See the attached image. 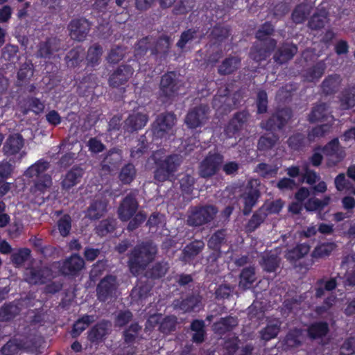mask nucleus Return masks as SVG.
<instances>
[{
  "label": "nucleus",
  "instance_id": "nucleus-1",
  "mask_svg": "<svg viewBox=\"0 0 355 355\" xmlns=\"http://www.w3.org/2000/svg\"><path fill=\"white\" fill-rule=\"evenodd\" d=\"M157 248L151 242H143L137 245L131 251L128 261L130 272L137 276L144 271L149 263L153 261Z\"/></svg>",
  "mask_w": 355,
  "mask_h": 355
},
{
  "label": "nucleus",
  "instance_id": "nucleus-2",
  "mask_svg": "<svg viewBox=\"0 0 355 355\" xmlns=\"http://www.w3.org/2000/svg\"><path fill=\"white\" fill-rule=\"evenodd\" d=\"M157 248L151 242H143L137 245L131 251L128 261L130 272L137 276L144 271L149 263L153 261Z\"/></svg>",
  "mask_w": 355,
  "mask_h": 355
},
{
  "label": "nucleus",
  "instance_id": "nucleus-3",
  "mask_svg": "<svg viewBox=\"0 0 355 355\" xmlns=\"http://www.w3.org/2000/svg\"><path fill=\"white\" fill-rule=\"evenodd\" d=\"M154 180L159 182L171 181L182 164V158L178 154L154 159Z\"/></svg>",
  "mask_w": 355,
  "mask_h": 355
},
{
  "label": "nucleus",
  "instance_id": "nucleus-4",
  "mask_svg": "<svg viewBox=\"0 0 355 355\" xmlns=\"http://www.w3.org/2000/svg\"><path fill=\"white\" fill-rule=\"evenodd\" d=\"M218 213L214 205H199L191 207L189 209L187 223L191 227H200L210 223Z\"/></svg>",
  "mask_w": 355,
  "mask_h": 355
},
{
  "label": "nucleus",
  "instance_id": "nucleus-5",
  "mask_svg": "<svg viewBox=\"0 0 355 355\" xmlns=\"http://www.w3.org/2000/svg\"><path fill=\"white\" fill-rule=\"evenodd\" d=\"M175 121L176 116L173 112H164L159 114L152 124L153 137L162 139L168 135L173 134Z\"/></svg>",
  "mask_w": 355,
  "mask_h": 355
},
{
  "label": "nucleus",
  "instance_id": "nucleus-6",
  "mask_svg": "<svg viewBox=\"0 0 355 355\" xmlns=\"http://www.w3.org/2000/svg\"><path fill=\"white\" fill-rule=\"evenodd\" d=\"M180 89L179 80L175 71H168L161 76L159 97L163 102L173 98Z\"/></svg>",
  "mask_w": 355,
  "mask_h": 355
},
{
  "label": "nucleus",
  "instance_id": "nucleus-7",
  "mask_svg": "<svg viewBox=\"0 0 355 355\" xmlns=\"http://www.w3.org/2000/svg\"><path fill=\"white\" fill-rule=\"evenodd\" d=\"M291 117L292 112L290 109H279L263 123V128L271 132L282 130Z\"/></svg>",
  "mask_w": 355,
  "mask_h": 355
},
{
  "label": "nucleus",
  "instance_id": "nucleus-8",
  "mask_svg": "<svg viewBox=\"0 0 355 355\" xmlns=\"http://www.w3.org/2000/svg\"><path fill=\"white\" fill-rule=\"evenodd\" d=\"M117 290L116 278L112 275H106L96 286V295L101 302L111 300L116 297Z\"/></svg>",
  "mask_w": 355,
  "mask_h": 355
},
{
  "label": "nucleus",
  "instance_id": "nucleus-9",
  "mask_svg": "<svg viewBox=\"0 0 355 355\" xmlns=\"http://www.w3.org/2000/svg\"><path fill=\"white\" fill-rule=\"evenodd\" d=\"M91 26L90 21L84 17L71 19L67 26L70 37L73 40L84 41L91 29Z\"/></svg>",
  "mask_w": 355,
  "mask_h": 355
},
{
  "label": "nucleus",
  "instance_id": "nucleus-10",
  "mask_svg": "<svg viewBox=\"0 0 355 355\" xmlns=\"http://www.w3.org/2000/svg\"><path fill=\"white\" fill-rule=\"evenodd\" d=\"M223 157L219 153H209L202 161L199 167L200 177L207 178L215 175L220 168Z\"/></svg>",
  "mask_w": 355,
  "mask_h": 355
},
{
  "label": "nucleus",
  "instance_id": "nucleus-11",
  "mask_svg": "<svg viewBox=\"0 0 355 355\" xmlns=\"http://www.w3.org/2000/svg\"><path fill=\"white\" fill-rule=\"evenodd\" d=\"M209 108L200 105L191 109L187 114L184 123L189 129L202 127L207 121Z\"/></svg>",
  "mask_w": 355,
  "mask_h": 355
},
{
  "label": "nucleus",
  "instance_id": "nucleus-12",
  "mask_svg": "<svg viewBox=\"0 0 355 355\" xmlns=\"http://www.w3.org/2000/svg\"><path fill=\"white\" fill-rule=\"evenodd\" d=\"M139 204L133 193L128 194L121 202L118 216L121 221L129 220L137 212Z\"/></svg>",
  "mask_w": 355,
  "mask_h": 355
},
{
  "label": "nucleus",
  "instance_id": "nucleus-13",
  "mask_svg": "<svg viewBox=\"0 0 355 355\" xmlns=\"http://www.w3.org/2000/svg\"><path fill=\"white\" fill-rule=\"evenodd\" d=\"M134 73L133 68L129 64L119 65L110 75L108 78L109 85L118 88L128 83Z\"/></svg>",
  "mask_w": 355,
  "mask_h": 355
},
{
  "label": "nucleus",
  "instance_id": "nucleus-14",
  "mask_svg": "<svg viewBox=\"0 0 355 355\" xmlns=\"http://www.w3.org/2000/svg\"><path fill=\"white\" fill-rule=\"evenodd\" d=\"M276 46L277 41L273 38H270L264 42H261L260 44L254 45L251 48L250 56L257 62L265 60L275 50Z\"/></svg>",
  "mask_w": 355,
  "mask_h": 355
},
{
  "label": "nucleus",
  "instance_id": "nucleus-15",
  "mask_svg": "<svg viewBox=\"0 0 355 355\" xmlns=\"http://www.w3.org/2000/svg\"><path fill=\"white\" fill-rule=\"evenodd\" d=\"M147 114L133 112L130 114L127 119L123 121V128L125 132L133 133L141 130L148 121Z\"/></svg>",
  "mask_w": 355,
  "mask_h": 355
},
{
  "label": "nucleus",
  "instance_id": "nucleus-16",
  "mask_svg": "<svg viewBox=\"0 0 355 355\" xmlns=\"http://www.w3.org/2000/svg\"><path fill=\"white\" fill-rule=\"evenodd\" d=\"M85 171L79 166H73L64 175H62L60 185L62 190L69 191L73 187L80 183Z\"/></svg>",
  "mask_w": 355,
  "mask_h": 355
},
{
  "label": "nucleus",
  "instance_id": "nucleus-17",
  "mask_svg": "<svg viewBox=\"0 0 355 355\" xmlns=\"http://www.w3.org/2000/svg\"><path fill=\"white\" fill-rule=\"evenodd\" d=\"M84 266V259L78 254H73L63 261L60 271L65 276L76 277Z\"/></svg>",
  "mask_w": 355,
  "mask_h": 355
},
{
  "label": "nucleus",
  "instance_id": "nucleus-18",
  "mask_svg": "<svg viewBox=\"0 0 355 355\" xmlns=\"http://www.w3.org/2000/svg\"><path fill=\"white\" fill-rule=\"evenodd\" d=\"M315 150H321L327 157L334 158L336 162H340L345 157V151L337 137L332 139L323 146L315 147Z\"/></svg>",
  "mask_w": 355,
  "mask_h": 355
},
{
  "label": "nucleus",
  "instance_id": "nucleus-19",
  "mask_svg": "<svg viewBox=\"0 0 355 355\" xmlns=\"http://www.w3.org/2000/svg\"><path fill=\"white\" fill-rule=\"evenodd\" d=\"M170 49L171 38L169 36L162 35L157 39L153 37L151 55H154L156 59H159L161 61L165 60L168 55Z\"/></svg>",
  "mask_w": 355,
  "mask_h": 355
},
{
  "label": "nucleus",
  "instance_id": "nucleus-20",
  "mask_svg": "<svg viewBox=\"0 0 355 355\" xmlns=\"http://www.w3.org/2000/svg\"><path fill=\"white\" fill-rule=\"evenodd\" d=\"M111 323L108 320H103L97 322L88 331L87 338L92 343H99L106 339L109 334Z\"/></svg>",
  "mask_w": 355,
  "mask_h": 355
},
{
  "label": "nucleus",
  "instance_id": "nucleus-21",
  "mask_svg": "<svg viewBox=\"0 0 355 355\" xmlns=\"http://www.w3.org/2000/svg\"><path fill=\"white\" fill-rule=\"evenodd\" d=\"M297 52V46L289 42L282 44L275 51L273 55L275 62L279 64L287 63L292 60Z\"/></svg>",
  "mask_w": 355,
  "mask_h": 355
},
{
  "label": "nucleus",
  "instance_id": "nucleus-22",
  "mask_svg": "<svg viewBox=\"0 0 355 355\" xmlns=\"http://www.w3.org/2000/svg\"><path fill=\"white\" fill-rule=\"evenodd\" d=\"M147 327L155 328V325L159 324V330L164 334H169L174 331L177 326V318L174 315H167L159 322L158 318L155 315L150 316L147 322Z\"/></svg>",
  "mask_w": 355,
  "mask_h": 355
},
{
  "label": "nucleus",
  "instance_id": "nucleus-23",
  "mask_svg": "<svg viewBox=\"0 0 355 355\" xmlns=\"http://www.w3.org/2000/svg\"><path fill=\"white\" fill-rule=\"evenodd\" d=\"M201 300L202 298L198 294L191 293L184 297L175 300L174 306L176 309L182 311L184 313H190L199 306Z\"/></svg>",
  "mask_w": 355,
  "mask_h": 355
},
{
  "label": "nucleus",
  "instance_id": "nucleus-24",
  "mask_svg": "<svg viewBox=\"0 0 355 355\" xmlns=\"http://www.w3.org/2000/svg\"><path fill=\"white\" fill-rule=\"evenodd\" d=\"M342 78L339 74H329L324 78L320 85L321 94L325 96L336 94L341 85Z\"/></svg>",
  "mask_w": 355,
  "mask_h": 355
},
{
  "label": "nucleus",
  "instance_id": "nucleus-25",
  "mask_svg": "<svg viewBox=\"0 0 355 355\" xmlns=\"http://www.w3.org/2000/svg\"><path fill=\"white\" fill-rule=\"evenodd\" d=\"M248 118V113L245 111L238 112L234 114L225 128V135L228 137H234L241 130Z\"/></svg>",
  "mask_w": 355,
  "mask_h": 355
},
{
  "label": "nucleus",
  "instance_id": "nucleus-26",
  "mask_svg": "<svg viewBox=\"0 0 355 355\" xmlns=\"http://www.w3.org/2000/svg\"><path fill=\"white\" fill-rule=\"evenodd\" d=\"M60 49V40L56 37H47L39 45L38 54L43 58H51L54 53Z\"/></svg>",
  "mask_w": 355,
  "mask_h": 355
},
{
  "label": "nucleus",
  "instance_id": "nucleus-27",
  "mask_svg": "<svg viewBox=\"0 0 355 355\" xmlns=\"http://www.w3.org/2000/svg\"><path fill=\"white\" fill-rule=\"evenodd\" d=\"M261 196L260 191L257 188L250 187L247 191L241 195L243 200V209L242 210L244 216H248L252 212V208L256 205Z\"/></svg>",
  "mask_w": 355,
  "mask_h": 355
},
{
  "label": "nucleus",
  "instance_id": "nucleus-28",
  "mask_svg": "<svg viewBox=\"0 0 355 355\" xmlns=\"http://www.w3.org/2000/svg\"><path fill=\"white\" fill-rule=\"evenodd\" d=\"M241 64V60L239 57L229 55L218 65V73L220 76L231 75L240 68Z\"/></svg>",
  "mask_w": 355,
  "mask_h": 355
},
{
  "label": "nucleus",
  "instance_id": "nucleus-29",
  "mask_svg": "<svg viewBox=\"0 0 355 355\" xmlns=\"http://www.w3.org/2000/svg\"><path fill=\"white\" fill-rule=\"evenodd\" d=\"M24 146V139L20 134L10 135L3 146V150L6 155H15L18 153Z\"/></svg>",
  "mask_w": 355,
  "mask_h": 355
},
{
  "label": "nucleus",
  "instance_id": "nucleus-30",
  "mask_svg": "<svg viewBox=\"0 0 355 355\" xmlns=\"http://www.w3.org/2000/svg\"><path fill=\"white\" fill-rule=\"evenodd\" d=\"M238 325L237 318L228 315L221 318L218 321L213 324L214 331L220 336H223L226 333L230 332Z\"/></svg>",
  "mask_w": 355,
  "mask_h": 355
},
{
  "label": "nucleus",
  "instance_id": "nucleus-31",
  "mask_svg": "<svg viewBox=\"0 0 355 355\" xmlns=\"http://www.w3.org/2000/svg\"><path fill=\"white\" fill-rule=\"evenodd\" d=\"M306 331L308 337L313 340L326 336L329 331V327L327 322H314L308 326Z\"/></svg>",
  "mask_w": 355,
  "mask_h": 355
},
{
  "label": "nucleus",
  "instance_id": "nucleus-32",
  "mask_svg": "<svg viewBox=\"0 0 355 355\" xmlns=\"http://www.w3.org/2000/svg\"><path fill=\"white\" fill-rule=\"evenodd\" d=\"M123 159L122 151L117 148L110 149L102 162L103 168L113 171L117 168Z\"/></svg>",
  "mask_w": 355,
  "mask_h": 355
},
{
  "label": "nucleus",
  "instance_id": "nucleus-33",
  "mask_svg": "<svg viewBox=\"0 0 355 355\" xmlns=\"http://www.w3.org/2000/svg\"><path fill=\"white\" fill-rule=\"evenodd\" d=\"M107 202L103 200H94L86 211V216L90 220H98L107 212Z\"/></svg>",
  "mask_w": 355,
  "mask_h": 355
},
{
  "label": "nucleus",
  "instance_id": "nucleus-34",
  "mask_svg": "<svg viewBox=\"0 0 355 355\" xmlns=\"http://www.w3.org/2000/svg\"><path fill=\"white\" fill-rule=\"evenodd\" d=\"M340 107L348 110L355 106V87H348L342 90L339 96Z\"/></svg>",
  "mask_w": 355,
  "mask_h": 355
},
{
  "label": "nucleus",
  "instance_id": "nucleus-35",
  "mask_svg": "<svg viewBox=\"0 0 355 355\" xmlns=\"http://www.w3.org/2000/svg\"><path fill=\"white\" fill-rule=\"evenodd\" d=\"M326 64L324 60L317 62L312 67L308 68L304 73V78L309 83L318 81L324 73Z\"/></svg>",
  "mask_w": 355,
  "mask_h": 355
},
{
  "label": "nucleus",
  "instance_id": "nucleus-36",
  "mask_svg": "<svg viewBox=\"0 0 355 355\" xmlns=\"http://www.w3.org/2000/svg\"><path fill=\"white\" fill-rule=\"evenodd\" d=\"M263 211V207H259L254 212L245 226V230L247 233L254 232L265 221L267 214Z\"/></svg>",
  "mask_w": 355,
  "mask_h": 355
},
{
  "label": "nucleus",
  "instance_id": "nucleus-37",
  "mask_svg": "<svg viewBox=\"0 0 355 355\" xmlns=\"http://www.w3.org/2000/svg\"><path fill=\"white\" fill-rule=\"evenodd\" d=\"M303 342L302 330L297 328H294L289 330L286 334L283 343L287 349H292L300 347Z\"/></svg>",
  "mask_w": 355,
  "mask_h": 355
},
{
  "label": "nucleus",
  "instance_id": "nucleus-38",
  "mask_svg": "<svg viewBox=\"0 0 355 355\" xmlns=\"http://www.w3.org/2000/svg\"><path fill=\"white\" fill-rule=\"evenodd\" d=\"M49 167L50 164L48 161L40 159L27 168L25 175L28 178L35 177L36 178H40L42 175H49L45 172Z\"/></svg>",
  "mask_w": 355,
  "mask_h": 355
},
{
  "label": "nucleus",
  "instance_id": "nucleus-39",
  "mask_svg": "<svg viewBox=\"0 0 355 355\" xmlns=\"http://www.w3.org/2000/svg\"><path fill=\"white\" fill-rule=\"evenodd\" d=\"M226 230L220 229L211 234L207 241V245L211 250L220 252L221 247L226 243Z\"/></svg>",
  "mask_w": 355,
  "mask_h": 355
},
{
  "label": "nucleus",
  "instance_id": "nucleus-40",
  "mask_svg": "<svg viewBox=\"0 0 355 355\" xmlns=\"http://www.w3.org/2000/svg\"><path fill=\"white\" fill-rule=\"evenodd\" d=\"M94 322V316L84 315L78 318L73 324L70 334L73 338H78Z\"/></svg>",
  "mask_w": 355,
  "mask_h": 355
},
{
  "label": "nucleus",
  "instance_id": "nucleus-41",
  "mask_svg": "<svg viewBox=\"0 0 355 355\" xmlns=\"http://www.w3.org/2000/svg\"><path fill=\"white\" fill-rule=\"evenodd\" d=\"M328 20V12L324 10H320L315 12L308 21V27L313 31H318L323 28Z\"/></svg>",
  "mask_w": 355,
  "mask_h": 355
},
{
  "label": "nucleus",
  "instance_id": "nucleus-42",
  "mask_svg": "<svg viewBox=\"0 0 355 355\" xmlns=\"http://www.w3.org/2000/svg\"><path fill=\"white\" fill-rule=\"evenodd\" d=\"M279 140V137L274 133H265L261 135L257 144V148L261 152H268L272 149Z\"/></svg>",
  "mask_w": 355,
  "mask_h": 355
},
{
  "label": "nucleus",
  "instance_id": "nucleus-43",
  "mask_svg": "<svg viewBox=\"0 0 355 355\" xmlns=\"http://www.w3.org/2000/svg\"><path fill=\"white\" fill-rule=\"evenodd\" d=\"M20 311L18 305L14 302L4 304L0 307V321L8 322L14 319Z\"/></svg>",
  "mask_w": 355,
  "mask_h": 355
},
{
  "label": "nucleus",
  "instance_id": "nucleus-44",
  "mask_svg": "<svg viewBox=\"0 0 355 355\" xmlns=\"http://www.w3.org/2000/svg\"><path fill=\"white\" fill-rule=\"evenodd\" d=\"M336 247V244L334 242L319 243L312 251L311 257L313 259H321L329 257Z\"/></svg>",
  "mask_w": 355,
  "mask_h": 355
},
{
  "label": "nucleus",
  "instance_id": "nucleus-45",
  "mask_svg": "<svg viewBox=\"0 0 355 355\" xmlns=\"http://www.w3.org/2000/svg\"><path fill=\"white\" fill-rule=\"evenodd\" d=\"M168 270L166 262H156L146 271V277L151 279H159L164 277Z\"/></svg>",
  "mask_w": 355,
  "mask_h": 355
},
{
  "label": "nucleus",
  "instance_id": "nucleus-46",
  "mask_svg": "<svg viewBox=\"0 0 355 355\" xmlns=\"http://www.w3.org/2000/svg\"><path fill=\"white\" fill-rule=\"evenodd\" d=\"M84 49L78 46L71 49L65 56V61L69 67H76L82 62Z\"/></svg>",
  "mask_w": 355,
  "mask_h": 355
},
{
  "label": "nucleus",
  "instance_id": "nucleus-47",
  "mask_svg": "<svg viewBox=\"0 0 355 355\" xmlns=\"http://www.w3.org/2000/svg\"><path fill=\"white\" fill-rule=\"evenodd\" d=\"M239 286L243 289H248L252 287L256 280L255 270L253 267L244 268L239 275Z\"/></svg>",
  "mask_w": 355,
  "mask_h": 355
},
{
  "label": "nucleus",
  "instance_id": "nucleus-48",
  "mask_svg": "<svg viewBox=\"0 0 355 355\" xmlns=\"http://www.w3.org/2000/svg\"><path fill=\"white\" fill-rule=\"evenodd\" d=\"M328 105L326 103H320L313 107L308 116L310 123L323 121L327 115Z\"/></svg>",
  "mask_w": 355,
  "mask_h": 355
},
{
  "label": "nucleus",
  "instance_id": "nucleus-49",
  "mask_svg": "<svg viewBox=\"0 0 355 355\" xmlns=\"http://www.w3.org/2000/svg\"><path fill=\"white\" fill-rule=\"evenodd\" d=\"M230 35V30L229 28L220 24H216L212 28L209 37L215 44H220L227 39Z\"/></svg>",
  "mask_w": 355,
  "mask_h": 355
},
{
  "label": "nucleus",
  "instance_id": "nucleus-50",
  "mask_svg": "<svg viewBox=\"0 0 355 355\" xmlns=\"http://www.w3.org/2000/svg\"><path fill=\"white\" fill-rule=\"evenodd\" d=\"M205 243L202 240H195L187 244L182 250L185 259H191L203 250Z\"/></svg>",
  "mask_w": 355,
  "mask_h": 355
},
{
  "label": "nucleus",
  "instance_id": "nucleus-51",
  "mask_svg": "<svg viewBox=\"0 0 355 355\" xmlns=\"http://www.w3.org/2000/svg\"><path fill=\"white\" fill-rule=\"evenodd\" d=\"M137 171L132 163L125 164L119 173V179L123 184H130L136 178Z\"/></svg>",
  "mask_w": 355,
  "mask_h": 355
},
{
  "label": "nucleus",
  "instance_id": "nucleus-52",
  "mask_svg": "<svg viewBox=\"0 0 355 355\" xmlns=\"http://www.w3.org/2000/svg\"><path fill=\"white\" fill-rule=\"evenodd\" d=\"M52 184V179L51 175H42L40 178H37L31 191L33 193L40 196L44 194Z\"/></svg>",
  "mask_w": 355,
  "mask_h": 355
},
{
  "label": "nucleus",
  "instance_id": "nucleus-53",
  "mask_svg": "<svg viewBox=\"0 0 355 355\" xmlns=\"http://www.w3.org/2000/svg\"><path fill=\"white\" fill-rule=\"evenodd\" d=\"M310 7L304 3L297 5L291 14L293 21L296 24H302L310 14Z\"/></svg>",
  "mask_w": 355,
  "mask_h": 355
},
{
  "label": "nucleus",
  "instance_id": "nucleus-54",
  "mask_svg": "<svg viewBox=\"0 0 355 355\" xmlns=\"http://www.w3.org/2000/svg\"><path fill=\"white\" fill-rule=\"evenodd\" d=\"M153 44V37L148 35L140 39L135 44V53L136 56H144L148 51L151 52Z\"/></svg>",
  "mask_w": 355,
  "mask_h": 355
},
{
  "label": "nucleus",
  "instance_id": "nucleus-55",
  "mask_svg": "<svg viewBox=\"0 0 355 355\" xmlns=\"http://www.w3.org/2000/svg\"><path fill=\"white\" fill-rule=\"evenodd\" d=\"M331 201V198L329 196H325L322 200L316 198H311L304 204V207L306 211H322L326 206H327Z\"/></svg>",
  "mask_w": 355,
  "mask_h": 355
},
{
  "label": "nucleus",
  "instance_id": "nucleus-56",
  "mask_svg": "<svg viewBox=\"0 0 355 355\" xmlns=\"http://www.w3.org/2000/svg\"><path fill=\"white\" fill-rule=\"evenodd\" d=\"M116 229V221L112 218H106L100 221L96 227V234L101 236H105L108 234L113 232Z\"/></svg>",
  "mask_w": 355,
  "mask_h": 355
},
{
  "label": "nucleus",
  "instance_id": "nucleus-57",
  "mask_svg": "<svg viewBox=\"0 0 355 355\" xmlns=\"http://www.w3.org/2000/svg\"><path fill=\"white\" fill-rule=\"evenodd\" d=\"M103 54V48L98 44H94L87 50V61L89 66L94 67L99 64Z\"/></svg>",
  "mask_w": 355,
  "mask_h": 355
},
{
  "label": "nucleus",
  "instance_id": "nucleus-58",
  "mask_svg": "<svg viewBox=\"0 0 355 355\" xmlns=\"http://www.w3.org/2000/svg\"><path fill=\"white\" fill-rule=\"evenodd\" d=\"M141 329V327L137 322L132 323L123 332L124 343L128 345L135 343Z\"/></svg>",
  "mask_w": 355,
  "mask_h": 355
},
{
  "label": "nucleus",
  "instance_id": "nucleus-59",
  "mask_svg": "<svg viewBox=\"0 0 355 355\" xmlns=\"http://www.w3.org/2000/svg\"><path fill=\"white\" fill-rule=\"evenodd\" d=\"M306 140V137L303 133L295 132L288 137L286 142L291 150L299 151L305 146Z\"/></svg>",
  "mask_w": 355,
  "mask_h": 355
},
{
  "label": "nucleus",
  "instance_id": "nucleus-60",
  "mask_svg": "<svg viewBox=\"0 0 355 355\" xmlns=\"http://www.w3.org/2000/svg\"><path fill=\"white\" fill-rule=\"evenodd\" d=\"M279 330L280 324L278 322H269L261 330V338L266 341L270 340L278 335Z\"/></svg>",
  "mask_w": 355,
  "mask_h": 355
},
{
  "label": "nucleus",
  "instance_id": "nucleus-61",
  "mask_svg": "<svg viewBox=\"0 0 355 355\" xmlns=\"http://www.w3.org/2000/svg\"><path fill=\"white\" fill-rule=\"evenodd\" d=\"M45 279L44 272L40 269L31 268L29 271L26 273L25 280L31 284H44Z\"/></svg>",
  "mask_w": 355,
  "mask_h": 355
},
{
  "label": "nucleus",
  "instance_id": "nucleus-62",
  "mask_svg": "<svg viewBox=\"0 0 355 355\" xmlns=\"http://www.w3.org/2000/svg\"><path fill=\"white\" fill-rule=\"evenodd\" d=\"M275 32V27L270 21H266L256 31L255 37L260 42H264L270 38L268 37L272 35Z\"/></svg>",
  "mask_w": 355,
  "mask_h": 355
},
{
  "label": "nucleus",
  "instance_id": "nucleus-63",
  "mask_svg": "<svg viewBox=\"0 0 355 355\" xmlns=\"http://www.w3.org/2000/svg\"><path fill=\"white\" fill-rule=\"evenodd\" d=\"M148 149V142L145 135H142L138 139L137 146L131 148L130 157L132 159H139L141 157Z\"/></svg>",
  "mask_w": 355,
  "mask_h": 355
},
{
  "label": "nucleus",
  "instance_id": "nucleus-64",
  "mask_svg": "<svg viewBox=\"0 0 355 355\" xmlns=\"http://www.w3.org/2000/svg\"><path fill=\"white\" fill-rule=\"evenodd\" d=\"M21 348L17 340L10 339L1 348L0 355H17Z\"/></svg>",
  "mask_w": 355,
  "mask_h": 355
}]
</instances>
